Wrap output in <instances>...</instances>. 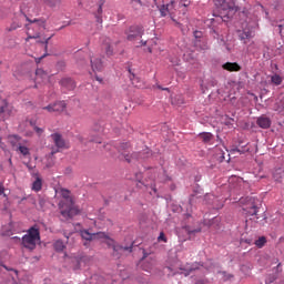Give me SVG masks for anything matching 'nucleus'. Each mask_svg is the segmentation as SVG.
Returning <instances> with one entry per match:
<instances>
[{"mask_svg":"<svg viewBox=\"0 0 284 284\" xmlns=\"http://www.w3.org/2000/svg\"><path fill=\"white\" fill-rule=\"evenodd\" d=\"M159 242H164L166 243V237L164 236V233L161 232L160 235H159Z\"/></svg>","mask_w":284,"mask_h":284,"instance_id":"nucleus-38","label":"nucleus"},{"mask_svg":"<svg viewBox=\"0 0 284 284\" xmlns=\"http://www.w3.org/2000/svg\"><path fill=\"white\" fill-rule=\"evenodd\" d=\"M256 125L262 128V130H267L272 125V120L267 115H261L256 120Z\"/></svg>","mask_w":284,"mask_h":284,"instance_id":"nucleus-7","label":"nucleus"},{"mask_svg":"<svg viewBox=\"0 0 284 284\" xmlns=\"http://www.w3.org/2000/svg\"><path fill=\"white\" fill-rule=\"evenodd\" d=\"M271 83L274 85H281V83H283V78L275 73L271 77Z\"/></svg>","mask_w":284,"mask_h":284,"instance_id":"nucleus-23","label":"nucleus"},{"mask_svg":"<svg viewBox=\"0 0 284 284\" xmlns=\"http://www.w3.org/2000/svg\"><path fill=\"white\" fill-rule=\"evenodd\" d=\"M217 3H220V6L221 4H223V3H225V0H215Z\"/></svg>","mask_w":284,"mask_h":284,"instance_id":"nucleus-46","label":"nucleus"},{"mask_svg":"<svg viewBox=\"0 0 284 284\" xmlns=\"http://www.w3.org/2000/svg\"><path fill=\"white\" fill-rule=\"evenodd\" d=\"M43 110H47L48 112H54V105L53 104H49L47 106L43 108Z\"/></svg>","mask_w":284,"mask_h":284,"instance_id":"nucleus-35","label":"nucleus"},{"mask_svg":"<svg viewBox=\"0 0 284 284\" xmlns=\"http://www.w3.org/2000/svg\"><path fill=\"white\" fill-rule=\"evenodd\" d=\"M31 125H34L32 122H30Z\"/></svg>","mask_w":284,"mask_h":284,"instance_id":"nucleus-58","label":"nucleus"},{"mask_svg":"<svg viewBox=\"0 0 284 284\" xmlns=\"http://www.w3.org/2000/svg\"><path fill=\"white\" fill-rule=\"evenodd\" d=\"M222 68L227 72H241V67L236 62H226L222 65Z\"/></svg>","mask_w":284,"mask_h":284,"instance_id":"nucleus-10","label":"nucleus"},{"mask_svg":"<svg viewBox=\"0 0 284 284\" xmlns=\"http://www.w3.org/2000/svg\"><path fill=\"white\" fill-rule=\"evenodd\" d=\"M8 112V102L6 100L0 101V114H6Z\"/></svg>","mask_w":284,"mask_h":284,"instance_id":"nucleus-29","label":"nucleus"},{"mask_svg":"<svg viewBox=\"0 0 284 284\" xmlns=\"http://www.w3.org/2000/svg\"><path fill=\"white\" fill-rule=\"evenodd\" d=\"M80 235L82 236L83 241H87V242L94 241V233H90L88 230H82L80 232Z\"/></svg>","mask_w":284,"mask_h":284,"instance_id":"nucleus-20","label":"nucleus"},{"mask_svg":"<svg viewBox=\"0 0 284 284\" xmlns=\"http://www.w3.org/2000/svg\"><path fill=\"white\" fill-rule=\"evenodd\" d=\"M98 22H99V23H102L103 20H102L100 17H98Z\"/></svg>","mask_w":284,"mask_h":284,"instance_id":"nucleus-51","label":"nucleus"},{"mask_svg":"<svg viewBox=\"0 0 284 284\" xmlns=\"http://www.w3.org/2000/svg\"><path fill=\"white\" fill-rule=\"evenodd\" d=\"M254 36H253V32L252 30H244L241 34H240V39L242 41H245V39H252Z\"/></svg>","mask_w":284,"mask_h":284,"instance_id":"nucleus-24","label":"nucleus"},{"mask_svg":"<svg viewBox=\"0 0 284 284\" xmlns=\"http://www.w3.org/2000/svg\"><path fill=\"white\" fill-rule=\"evenodd\" d=\"M93 281H95V276L91 277V281L88 280V281L83 282V284H93Z\"/></svg>","mask_w":284,"mask_h":284,"instance_id":"nucleus-42","label":"nucleus"},{"mask_svg":"<svg viewBox=\"0 0 284 284\" xmlns=\"http://www.w3.org/2000/svg\"><path fill=\"white\" fill-rule=\"evenodd\" d=\"M194 37L195 39H197V41H201V37H203V33L201 31H195Z\"/></svg>","mask_w":284,"mask_h":284,"instance_id":"nucleus-37","label":"nucleus"},{"mask_svg":"<svg viewBox=\"0 0 284 284\" xmlns=\"http://www.w3.org/2000/svg\"><path fill=\"white\" fill-rule=\"evenodd\" d=\"M95 81H98V83H103V78L95 75Z\"/></svg>","mask_w":284,"mask_h":284,"instance_id":"nucleus-43","label":"nucleus"},{"mask_svg":"<svg viewBox=\"0 0 284 284\" xmlns=\"http://www.w3.org/2000/svg\"><path fill=\"white\" fill-rule=\"evenodd\" d=\"M18 152L21 153L24 156L29 155V149L27 146H23V145L19 146Z\"/></svg>","mask_w":284,"mask_h":284,"instance_id":"nucleus-30","label":"nucleus"},{"mask_svg":"<svg viewBox=\"0 0 284 284\" xmlns=\"http://www.w3.org/2000/svg\"><path fill=\"white\" fill-rule=\"evenodd\" d=\"M60 196H62V201L58 203V209H60V214L64 219H72L78 214V209L74 207V201L72 196H70V191L67 189L60 190Z\"/></svg>","mask_w":284,"mask_h":284,"instance_id":"nucleus-1","label":"nucleus"},{"mask_svg":"<svg viewBox=\"0 0 284 284\" xmlns=\"http://www.w3.org/2000/svg\"><path fill=\"white\" fill-rule=\"evenodd\" d=\"M195 284H205V281L204 280H197V281H195Z\"/></svg>","mask_w":284,"mask_h":284,"instance_id":"nucleus-45","label":"nucleus"},{"mask_svg":"<svg viewBox=\"0 0 284 284\" xmlns=\"http://www.w3.org/2000/svg\"><path fill=\"white\" fill-rule=\"evenodd\" d=\"M28 21L30 23H33L31 27L28 26L27 27V41H29L30 39H39L41 37V32H43V30H45V20L44 19H33L30 20L28 19Z\"/></svg>","mask_w":284,"mask_h":284,"instance_id":"nucleus-4","label":"nucleus"},{"mask_svg":"<svg viewBox=\"0 0 284 284\" xmlns=\"http://www.w3.org/2000/svg\"><path fill=\"white\" fill-rule=\"evenodd\" d=\"M53 163L52 162H49V164H47V168L50 169L52 168Z\"/></svg>","mask_w":284,"mask_h":284,"instance_id":"nucleus-49","label":"nucleus"},{"mask_svg":"<svg viewBox=\"0 0 284 284\" xmlns=\"http://www.w3.org/2000/svg\"><path fill=\"white\" fill-rule=\"evenodd\" d=\"M39 241H41L39 229L31 227L27 234L22 235V247L33 251Z\"/></svg>","mask_w":284,"mask_h":284,"instance_id":"nucleus-3","label":"nucleus"},{"mask_svg":"<svg viewBox=\"0 0 284 284\" xmlns=\"http://www.w3.org/2000/svg\"><path fill=\"white\" fill-rule=\"evenodd\" d=\"M50 149H51L50 154L54 155L57 153L64 152V150H68L69 146L68 144H52Z\"/></svg>","mask_w":284,"mask_h":284,"instance_id":"nucleus-15","label":"nucleus"},{"mask_svg":"<svg viewBox=\"0 0 284 284\" xmlns=\"http://www.w3.org/2000/svg\"><path fill=\"white\" fill-rule=\"evenodd\" d=\"M67 108L64 101H59L53 103V112H63Z\"/></svg>","mask_w":284,"mask_h":284,"instance_id":"nucleus-21","label":"nucleus"},{"mask_svg":"<svg viewBox=\"0 0 284 284\" xmlns=\"http://www.w3.org/2000/svg\"><path fill=\"white\" fill-rule=\"evenodd\" d=\"M221 275H223V281L225 282H229L231 278H233V275L225 272H221Z\"/></svg>","mask_w":284,"mask_h":284,"instance_id":"nucleus-32","label":"nucleus"},{"mask_svg":"<svg viewBox=\"0 0 284 284\" xmlns=\"http://www.w3.org/2000/svg\"><path fill=\"white\" fill-rule=\"evenodd\" d=\"M162 90H168V88H165V89H162Z\"/></svg>","mask_w":284,"mask_h":284,"instance_id":"nucleus-59","label":"nucleus"},{"mask_svg":"<svg viewBox=\"0 0 284 284\" xmlns=\"http://www.w3.org/2000/svg\"><path fill=\"white\" fill-rule=\"evenodd\" d=\"M283 176H284L283 170H276V172H274V174H273L274 181H276L278 183L283 181Z\"/></svg>","mask_w":284,"mask_h":284,"instance_id":"nucleus-25","label":"nucleus"},{"mask_svg":"<svg viewBox=\"0 0 284 284\" xmlns=\"http://www.w3.org/2000/svg\"><path fill=\"white\" fill-rule=\"evenodd\" d=\"M36 77H37V81H39V79H42L43 81H45V79H48V72H45L43 69H37Z\"/></svg>","mask_w":284,"mask_h":284,"instance_id":"nucleus-22","label":"nucleus"},{"mask_svg":"<svg viewBox=\"0 0 284 284\" xmlns=\"http://www.w3.org/2000/svg\"><path fill=\"white\" fill-rule=\"evenodd\" d=\"M91 67L93 72H101L103 70V61L99 58L91 59Z\"/></svg>","mask_w":284,"mask_h":284,"instance_id":"nucleus-14","label":"nucleus"},{"mask_svg":"<svg viewBox=\"0 0 284 284\" xmlns=\"http://www.w3.org/2000/svg\"><path fill=\"white\" fill-rule=\"evenodd\" d=\"M45 57H48V54H43L40 58H36V63H41V60L45 59Z\"/></svg>","mask_w":284,"mask_h":284,"instance_id":"nucleus-41","label":"nucleus"},{"mask_svg":"<svg viewBox=\"0 0 284 284\" xmlns=\"http://www.w3.org/2000/svg\"><path fill=\"white\" fill-rule=\"evenodd\" d=\"M244 211L246 212V216L253 217V221H257L258 216H256V213H258V207L256 205H251L250 207H245Z\"/></svg>","mask_w":284,"mask_h":284,"instance_id":"nucleus-13","label":"nucleus"},{"mask_svg":"<svg viewBox=\"0 0 284 284\" xmlns=\"http://www.w3.org/2000/svg\"><path fill=\"white\" fill-rule=\"evenodd\" d=\"M60 85L61 88H63L64 90H74V88H77V83L74 82V80H72L71 78H63L60 81Z\"/></svg>","mask_w":284,"mask_h":284,"instance_id":"nucleus-9","label":"nucleus"},{"mask_svg":"<svg viewBox=\"0 0 284 284\" xmlns=\"http://www.w3.org/2000/svg\"><path fill=\"white\" fill-rule=\"evenodd\" d=\"M120 153H121V155H123L126 163H133L134 160H136V161L146 160V159L151 158V155H152L151 150L149 148H146L145 145H142V150L139 151L138 153H133L132 155H129L125 152H120Z\"/></svg>","mask_w":284,"mask_h":284,"instance_id":"nucleus-5","label":"nucleus"},{"mask_svg":"<svg viewBox=\"0 0 284 284\" xmlns=\"http://www.w3.org/2000/svg\"><path fill=\"white\" fill-rule=\"evenodd\" d=\"M97 240H105V244H108L111 250H113V256L115 258H119L123 252H133V245L130 246H121L119 244H115V241L113 239H110L106 233L98 232L94 233V241Z\"/></svg>","mask_w":284,"mask_h":284,"instance_id":"nucleus-2","label":"nucleus"},{"mask_svg":"<svg viewBox=\"0 0 284 284\" xmlns=\"http://www.w3.org/2000/svg\"><path fill=\"white\" fill-rule=\"evenodd\" d=\"M42 3L44 6H48V8H61V4L63 3V0H42Z\"/></svg>","mask_w":284,"mask_h":284,"instance_id":"nucleus-16","label":"nucleus"},{"mask_svg":"<svg viewBox=\"0 0 284 284\" xmlns=\"http://www.w3.org/2000/svg\"><path fill=\"white\" fill-rule=\"evenodd\" d=\"M98 12L101 14V12H103V8L100 6L98 9Z\"/></svg>","mask_w":284,"mask_h":284,"instance_id":"nucleus-48","label":"nucleus"},{"mask_svg":"<svg viewBox=\"0 0 284 284\" xmlns=\"http://www.w3.org/2000/svg\"><path fill=\"white\" fill-rule=\"evenodd\" d=\"M173 8H176V1H171V3L169 4L161 6L160 7L161 17H168V14H174V12H172Z\"/></svg>","mask_w":284,"mask_h":284,"instance_id":"nucleus-8","label":"nucleus"},{"mask_svg":"<svg viewBox=\"0 0 284 284\" xmlns=\"http://www.w3.org/2000/svg\"><path fill=\"white\" fill-rule=\"evenodd\" d=\"M0 266H2L1 260H0Z\"/></svg>","mask_w":284,"mask_h":284,"instance_id":"nucleus-57","label":"nucleus"},{"mask_svg":"<svg viewBox=\"0 0 284 284\" xmlns=\"http://www.w3.org/2000/svg\"><path fill=\"white\" fill-rule=\"evenodd\" d=\"M280 34L283 32V24H278Z\"/></svg>","mask_w":284,"mask_h":284,"instance_id":"nucleus-47","label":"nucleus"},{"mask_svg":"<svg viewBox=\"0 0 284 284\" xmlns=\"http://www.w3.org/2000/svg\"><path fill=\"white\" fill-rule=\"evenodd\" d=\"M84 246H88V243H83Z\"/></svg>","mask_w":284,"mask_h":284,"instance_id":"nucleus-56","label":"nucleus"},{"mask_svg":"<svg viewBox=\"0 0 284 284\" xmlns=\"http://www.w3.org/2000/svg\"><path fill=\"white\" fill-rule=\"evenodd\" d=\"M51 139L54 143H63V135L61 133L51 134Z\"/></svg>","mask_w":284,"mask_h":284,"instance_id":"nucleus-27","label":"nucleus"},{"mask_svg":"<svg viewBox=\"0 0 284 284\" xmlns=\"http://www.w3.org/2000/svg\"><path fill=\"white\" fill-rule=\"evenodd\" d=\"M128 41H139L143 37V27L132 26L128 31Z\"/></svg>","mask_w":284,"mask_h":284,"instance_id":"nucleus-6","label":"nucleus"},{"mask_svg":"<svg viewBox=\"0 0 284 284\" xmlns=\"http://www.w3.org/2000/svg\"><path fill=\"white\" fill-rule=\"evenodd\" d=\"M141 45H148V41H141Z\"/></svg>","mask_w":284,"mask_h":284,"instance_id":"nucleus-50","label":"nucleus"},{"mask_svg":"<svg viewBox=\"0 0 284 284\" xmlns=\"http://www.w3.org/2000/svg\"><path fill=\"white\" fill-rule=\"evenodd\" d=\"M173 103H176V105H183V103H184L183 98L179 97L178 102L173 101Z\"/></svg>","mask_w":284,"mask_h":284,"instance_id":"nucleus-40","label":"nucleus"},{"mask_svg":"<svg viewBox=\"0 0 284 284\" xmlns=\"http://www.w3.org/2000/svg\"><path fill=\"white\" fill-rule=\"evenodd\" d=\"M18 28H19V24L12 23V24L8 28V32H12L13 30H17Z\"/></svg>","mask_w":284,"mask_h":284,"instance_id":"nucleus-34","label":"nucleus"},{"mask_svg":"<svg viewBox=\"0 0 284 284\" xmlns=\"http://www.w3.org/2000/svg\"><path fill=\"white\" fill-rule=\"evenodd\" d=\"M195 48H197V50H202L203 52H205V50H210V47L207 45V41L205 39L202 40H196L194 42Z\"/></svg>","mask_w":284,"mask_h":284,"instance_id":"nucleus-17","label":"nucleus"},{"mask_svg":"<svg viewBox=\"0 0 284 284\" xmlns=\"http://www.w3.org/2000/svg\"><path fill=\"white\" fill-rule=\"evenodd\" d=\"M21 138L19 135H9V143H19Z\"/></svg>","mask_w":284,"mask_h":284,"instance_id":"nucleus-31","label":"nucleus"},{"mask_svg":"<svg viewBox=\"0 0 284 284\" xmlns=\"http://www.w3.org/2000/svg\"><path fill=\"white\" fill-rule=\"evenodd\" d=\"M136 178L141 179V174H140V173H138V174H136Z\"/></svg>","mask_w":284,"mask_h":284,"instance_id":"nucleus-54","label":"nucleus"},{"mask_svg":"<svg viewBox=\"0 0 284 284\" xmlns=\"http://www.w3.org/2000/svg\"><path fill=\"white\" fill-rule=\"evenodd\" d=\"M50 39H52V37L48 38V39L44 41V48H45V50H48V43L50 42Z\"/></svg>","mask_w":284,"mask_h":284,"instance_id":"nucleus-44","label":"nucleus"},{"mask_svg":"<svg viewBox=\"0 0 284 284\" xmlns=\"http://www.w3.org/2000/svg\"><path fill=\"white\" fill-rule=\"evenodd\" d=\"M266 244V237L265 236H261L258 237V240L255 241V245L258 248H263Z\"/></svg>","mask_w":284,"mask_h":284,"instance_id":"nucleus-28","label":"nucleus"},{"mask_svg":"<svg viewBox=\"0 0 284 284\" xmlns=\"http://www.w3.org/2000/svg\"><path fill=\"white\" fill-rule=\"evenodd\" d=\"M27 168H29V170H32V166H31V165H29V164H27Z\"/></svg>","mask_w":284,"mask_h":284,"instance_id":"nucleus-53","label":"nucleus"},{"mask_svg":"<svg viewBox=\"0 0 284 284\" xmlns=\"http://www.w3.org/2000/svg\"><path fill=\"white\" fill-rule=\"evenodd\" d=\"M102 49L104 50L108 57H112L114 54V50L112 49V41L110 38H106L102 44Z\"/></svg>","mask_w":284,"mask_h":284,"instance_id":"nucleus-12","label":"nucleus"},{"mask_svg":"<svg viewBox=\"0 0 284 284\" xmlns=\"http://www.w3.org/2000/svg\"><path fill=\"white\" fill-rule=\"evenodd\" d=\"M36 180L32 182V191L34 192H41L42 189V179L39 176V174H36Z\"/></svg>","mask_w":284,"mask_h":284,"instance_id":"nucleus-18","label":"nucleus"},{"mask_svg":"<svg viewBox=\"0 0 284 284\" xmlns=\"http://www.w3.org/2000/svg\"><path fill=\"white\" fill-rule=\"evenodd\" d=\"M6 193V186H3V182H0V196Z\"/></svg>","mask_w":284,"mask_h":284,"instance_id":"nucleus-39","label":"nucleus"},{"mask_svg":"<svg viewBox=\"0 0 284 284\" xmlns=\"http://www.w3.org/2000/svg\"><path fill=\"white\" fill-rule=\"evenodd\" d=\"M148 50H149L150 53H152V48L149 47Z\"/></svg>","mask_w":284,"mask_h":284,"instance_id":"nucleus-52","label":"nucleus"},{"mask_svg":"<svg viewBox=\"0 0 284 284\" xmlns=\"http://www.w3.org/2000/svg\"><path fill=\"white\" fill-rule=\"evenodd\" d=\"M65 248L64 242H62L61 240H58L57 242H54V250H57V252H63Z\"/></svg>","mask_w":284,"mask_h":284,"instance_id":"nucleus-26","label":"nucleus"},{"mask_svg":"<svg viewBox=\"0 0 284 284\" xmlns=\"http://www.w3.org/2000/svg\"><path fill=\"white\" fill-rule=\"evenodd\" d=\"M213 138L214 135H212L210 132L200 133L197 136L199 141H203L204 143H210Z\"/></svg>","mask_w":284,"mask_h":284,"instance_id":"nucleus-19","label":"nucleus"},{"mask_svg":"<svg viewBox=\"0 0 284 284\" xmlns=\"http://www.w3.org/2000/svg\"><path fill=\"white\" fill-rule=\"evenodd\" d=\"M73 262L75 263L73 270H80V263H82V258H74Z\"/></svg>","mask_w":284,"mask_h":284,"instance_id":"nucleus-33","label":"nucleus"},{"mask_svg":"<svg viewBox=\"0 0 284 284\" xmlns=\"http://www.w3.org/2000/svg\"><path fill=\"white\" fill-rule=\"evenodd\" d=\"M33 130L37 132V134L39 136H41V134H43V129L39 128V126H33Z\"/></svg>","mask_w":284,"mask_h":284,"instance_id":"nucleus-36","label":"nucleus"},{"mask_svg":"<svg viewBox=\"0 0 284 284\" xmlns=\"http://www.w3.org/2000/svg\"><path fill=\"white\" fill-rule=\"evenodd\" d=\"M152 191H153L154 193H156V190H155V189H152Z\"/></svg>","mask_w":284,"mask_h":284,"instance_id":"nucleus-55","label":"nucleus"},{"mask_svg":"<svg viewBox=\"0 0 284 284\" xmlns=\"http://www.w3.org/2000/svg\"><path fill=\"white\" fill-rule=\"evenodd\" d=\"M176 2V7L178 10H181V12H183V14H185V12H187V7L190 6V3H192V0H174Z\"/></svg>","mask_w":284,"mask_h":284,"instance_id":"nucleus-11","label":"nucleus"}]
</instances>
